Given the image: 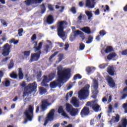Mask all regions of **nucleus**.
<instances>
[{
    "mask_svg": "<svg viewBox=\"0 0 127 127\" xmlns=\"http://www.w3.org/2000/svg\"><path fill=\"white\" fill-rule=\"evenodd\" d=\"M58 80L51 82L50 86L52 89L56 88L60 83H63L64 80H69L71 78V68H67L63 69L62 66H60L57 67Z\"/></svg>",
    "mask_w": 127,
    "mask_h": 127,
    "instance_id": "f257e3e1",
    "label": "nucleus"
},
{
    "mask_svg": "<svg viewBox=\"0 0 127 127\" xmlns=\"http://www.w3.org/2000/svg\"><path fill=\"white\" fill-rule=\"evenodd\" d=\"M35 44L34 46V49H36V51H38L37 53H32L31 54V58L29 60L30 63H32V62H36L39 60L40 59V55H41V51L40 49L42 48V42H40L37 47V42H35Z\"/></svg>",
    "mask_w": 127,
    "mask_h": 127,
    "instance_id": "f03ea898",
    "label": "nucleus"
},
{
    "mask_svg": "<svg viewBox=\"0 0 127 127\" xmlns=\"http://www.w3.org/2000/svg\"><path fill=\"white\" fill-rule=\"evenodd\" d=\"M66 25H68V22L65 20L59 21L56 24L58 35L61 37V38L65 37V31H64V29Z\"/></svg>",
    "mask_w": 127,
    "mask_h": 127,
    "instance_id": "7ed1b4c3",
    "label": "nucleus"
},
{
    "mask_svg": "<svg viewBox=\"0 0 127 127\" xmlns=\"http://www.w3.org/2000/svg\"><path fill=\"white\" fill-rule=\"evenodd\" d=\"M37 88V84L36 82L28 84L24 89V92H23V98L26 97V96H29V94H31L33 92H36Z\"/></svg>",
    "mask_w": 127,
    "mask_h": 127,
    "instance_id": "20e7f679",
    "label": "nucleus"
},
{
    "mask_svg": "<svg viewBox=\"0 0 127 127\" xmlns=\"http://www.w3.org/2000/svg\"><path fill=\"white\" fill-rule=\"evenodd\" d=\"M37 88V84L36 82L28 84L24 89V92H23V98L26 97V96H29V94H31L33 92H36Z\"/></svg>",
    "mask_w": 127,
    "mask_h": 127,
    "instance_id": "39448f33",
    "label": "nucleus"
},
{
    "mask_svg": "<svg viewBox=\"0 0 127 127\" xmlns=\"http://www.w3.org/2000/svg\"><path fill=\"white\" fill-rule=\"evenodd\" d=\"M33 111H34V108L31 105H29L28 109H26L24 112V115L26 117V119H24L23 124H27V122H31L32 119H33Z\"/></svg>",
    "mask_w": 127,
    "mask_h": 127,
    "instance_id": "423d86ee",
    "label": "nucleus"
},
{
    "mask_svg": "<svg viewBox=\"0 0 127 127\" xmlns=\"http://www.w3.org/2000/svg\"><path fill=\"white\" fill-rule=\"evenodd\" d=\"M89 89H90V84H86L83 89L79 91L78 97L80 100H86L89 97L90 93Z\"/></svg>",
    "mask_w": 127,
    "mask_h": 127,
    "instance_id": "0eeeda50",
    "label": "nucleus"
},
{
    "mask_svg": "<svg viewBox=\"0 0 127 127\" xmlns=\"http://www.w3.org/2000/svg\"><path fill=\"white\" fill-rule=\"evenodd\" d=\"M65 109L66 112L69 113L71 117H76L79 114V112H80L79 109L74 108L71 105L68 103L66 104Z\"/></svg>",
    "mask_w": 127,
    "mask_h": 127,
    "instance_id": "6e6552de",
    "label": "nucleus"
},
{
    "mask_svg": "<svg viewBox=\"0 0 127 127\" xmlns=\"http://www.w3.org/2000/svg\"><path fill=\"white\" fill-rule=\"evenodd\" d=\"M55 115V110L54 109H51L50 112L47 114L45 118V122L44 124V127H46L49 122L54 121V116Z\"/></svg>",
    "mask_w": 127,
    "mask_h": 127,
    "instance_id": "1a4fd4ad",
    "label": "nucleus"
},
{
    "mask_svg": "<svg viewBox=\"0 0 127 127\" xmlns=\"http://www.w3.org/2000/svg\"><path fill=\"white\" fill-rule=\"evenodd\" d=\"M93 88V90L92 91V94H93L92 97L93 99H97V95L99 94V81L96 79H93V85L92 86Z\"/></svg>",
    "mask_w": 127,
    "mask_h": 127,
    "instance_id": "9d476101",
    "label": "nucleus"
},
{
    "mask_svg": "<svg viewBox=\"0 0 127 127\" xmlns=\"http://www.w3.org/2000/svg\"><path fill=\"white\" fill-rule=\"evenodd\" d=\"M86 106L90 107L96 113H98L100 110V108H101V106L98 103H96V101L87 102Z\"/></svg>",
    "mask_w": 127,
    "mask_h": 127,
    "instance_id": "9b49d317",
    "label": "nucleus"
},
{
    "mask_svg": "<svg viewBox=\"0 0 127 127\" xmlns=\"http://www.w3.org/2000/svg\"><path fill=\"white\" fill-rule=\"evenodd\" d=\"M11 48V47L8 43H6L4 45L2 53V55H3L4 57L8 56V55H9V53H10Z\"/></svg>",
    "mask_w": 127,
    "mask_h": 127,
    "instance_id": "f8f14e48",
    "label": "nucleus"
},
{
    "mask_svg": "<svg viewBox=\"0 0 127 127\" xmlns=\"http://www.w3.org/2000/svg\"><path fill=\"white\" fill-rule=\"evenodd\" d=\"M52 103L48 102V100H45L42 101V104L41 105V108L43 112L47 110V108H48L49 106H51Z\"/></svg>",
    "mask_w": 127,
    "mask_h": 127,
    "instance_id": "ddd939ff",
    "label": "nucleus"
},
{
    "mask_svg": "<svg viewBox=\"0 0 127 127\" xmlns=\"http://www.w3.org/2000/svg\"><path fill=\"white\" fill-rule=\"evenodd\" d=\"M106 81L108 83V85L110 88H115L116 87V83H115V81L112 77L110 76H107Z\"/></svg>",
    "mask_w": 127,
    "mask_h": 127,
    "instance_id": "4468645a",
    "label": "nucleus"
},
{
    "mask_svg": "<svg viewBox=\"0 0 127 127\" xmlns=\"http://www.w3.org/2000/svg\"><path fill=\"white\" fill-rule=\"evenodd\" d=\"M96 5V2L92 0H86L85 1V6L88 8H94Z\"/></svg>",
    "mask_w": 127,
    "mask_h": 127,
    "instance_id": "2eb2a0df",
    "label": "nucleus"
},
{
    "mask_svg": "<svg viewBox=\"0 0 127 127\" xmlns=\"http://www.w3.org/2000/svg\"><path fill=\"white\" fill-rule=\"evenodd\" d=\"M89 114L90 109L87 107H84L80 112L81 116H89Z\"/></svg>",
    "mask_w": 127,
    "mask_h": 127,
    "instance_id": "dca6fc26",
    "label": "nucleus"
},
{
    "mask_svg": "<svg viewBox=\"0 0 127 127\" xmlns=\"http://www.w3.org/2000/svg\"><path fill=\"white\" fill-rule=\"evenodd\" d=\"M119 122H120V115L119 114H117L116 117L112 116L110 123L111 125H113V124H117V123H119Z\"/></svg>",
    "mask_w": 127,
    "mask_h": 127,
    "instance_id": "f3484780",
    "label": "nucleus"
},
{
    "mask_svg": "<svg viewBox=\"0 0 127 127\" xmlns=\"http://www.w3.org/2000/svg\"><path fill=\"white\" fill-rule=\"evenodd\" d=\"M71 103L74 106L75 108H79L80 107V103L79 102V100H78L76 97H73L71 99Z\"/></svg>",
    "mask_w": 127,
    "mask_h": 127,
    "instance_id": "a211bd4d",
    "label": "nucleus"
},
{
    "mask_svg": "<svg viewBox=\"0 0 127 127\" xmlns=\"http://www.w3.org/2000/svg\"><path fill=\"white\" fill-rule=\"evenodd\" d=\"M50 79L49 78L48 76L47 75H44V78L41 82L42 86L46 87L47 86V83L50 82Z\"/></svg>",
    "mask_w": 127,
    "mask_h": 127,
    "instance_id": "6ab92c4d",
    "label": "nucleus"
},
{
    "mask_svg": "<svg viewBox=\"0 0 127 127\" xmlns=\"http://www.w3.org/2000/svg\"><path fill=\"white\" fill-rule=\"evenodd\" d=\"M127 119L124 118L119 122L118 127H127Z\"/></svg>",
    "mask_w": 127,
    "mask_h": 127,
    "instance_id": "aec40b11",
    "label": "nucleus"
},
{
    "mask_svg": "<svg viewBox=\"0 0 127 127\" xmlns=\"http://www.w3.org/2000/svg\"><path fill=\"white\" fill-rule=\"evenodd\" d=\"M107 71L110 76H114V75H115V69L114 68V66H109L107 68Z\"/></svg>",
    "mask_w": 127,
    "mask_h": 127,
    "instance_id": "412c9836",
    "label": "nucleus"
},
{
    "mask_svg": "<svg viewBox=\"0 0 127 127\" xmlns=\"http://www.w3.org/2000/svg\"><path fill=\"white\" fill-rule=\"evenodd\" d=\"M47 23L48 24H53L54 23V18L52 15H49L47 17L46 20Z\"/></svg>",
    "mask_w": 127,
    "mask_h": 127,
    "instance_id": "4be33fe9",
    "label": "nucleus"
},
{
    "mask_svg": "<svg viewBox=\"0 0 127 127\" xmlns=\"http://www.w3.org/2000/svg\"><path fill=\"white\" fill-rule=\"evenodd\" d=\"M80 30L84 32V33H87V34H91V29L89 27H84L80 29Z\"/></svg>",
    "mask_w": 127,
    "mask_h": 127,
    "instance_id": "5701e85b",
    "label": "nucleus"
},
{
    "mask_svg": "<svg viewBox=\"0 0 127 127\" xmlns=\"http://www.w3.org/2000/svg\"><path fill=\"white\" fill-rule=\"evenodd\" d=\"M18 76L19 77V80H22V79H23V77H24V75L22 72V68H21V67H19L18 68Z\"/></svg>",
    "mask_w": 127,
    "mask_h": 127,
    "instance_id": "b1692460",
    "label": "nucleus"
},
{
    "mask_svg": "<svg viewBox=\"0 0 127 127\" xmlns=\"http://www.w3.org/2000/svg\"><path fill=\"white\" fill-rule=\"evenodd\" d=\"M105 53H111L114 51V48L111 46H108L106 47V49L104 50Z\"/></svg>",
    "mask_w": 127,
    "mask_h": 127,
    "instance_id": "393cba45",
    "label": "nucleus"
},
{
    "mask_svg": "<svg viewBox=\"0 0 127 127\" xmlns=\"http://www.w3.org/2000/svg\"><path fill=\"white\" fill-rule=\"evenodd\" d=\"M85 14H86L87 16L88 17V20H91V18L93 17V13L92 11L89 10H86L85 11Z\"/></svg>",
    "mask_w": 127,
    "mask_h": 127,
    "instance_id": "a878e982",
    "label": "nucleus"
},
{
    "mask_svg": "<svg viewBox=\"0 0 127 127\" xmlns=\"http://www.w3.org/2000/svg\"><path fill=\"white\" fill-rule=\"evenodd\" d=\"M117 56V54L115 52L111 53L107 56L108 60H112V58H115Z\"/></svg>",
    "mask_w": 127,
    "mask_h": 127,
    "instance_id": "bb28decb",
    "label": "nucleus"
},
{
    "mask_svg": "<svg viewBox=\"0 0 127 127\" xmlns=\"http://www.w3.org/2000/svg\"><path fill=\"white\" fill-rule=\"evenodd\" d=\"M39 89L40 94H41V95H43L44 94H46V93L47 92V90H46V88H44V87H40Z\"/></svg>",
    "mask_w": 127,
    "mask_h": 127,
    "instance_id": "cd10ccee",
    "label": "nucleus"
},
{
    "mask_svg": "<svg viewBox=\"0 0 127 127\" xmlns=\"http://www.w3.org/2000/svg\"><path fill=\"white\" fill-rule=\"evenodd\" d=\"M24 3L28 6L31 5V4H33L35 3L34 0H26L24 1Z\"/></svg>",
    "mask_w": 127,
    "mask_h": 127,
    "instance_id": "c85d7f7f",
    "label": "nucleus"
},
{
    "mask_svg": "<svg viewBox=\"0 0 127 127\" xmlns=\"http://www.w3.org/2000/svg\"><path fill=\"white\" fill-rule=\"evenodd\" d=\"M86 71L88 74H91L93 71H95V67L88 66L86 67Z\"/></svg>",
    "mask_w": 127,
    "mask_h": 127,
    "instance_id": "c756f323",
    "label": "nucleus"
},
{
    "mask_svg": "<svg viewBox=\"0 0 127 127\" xmlns=\"http://www.w3.org/2000/svg\"><path fill=\"white\" fill-rule=\"evenodd\" d=\"M46 3H43L40 5V7L41 9V13H44L45 11H46V7H45Z\"/></svg>",
    "mask_w": 127,
    "mask_h": 127,
    "instance_id": "7c9ffc66",
    "label": "nucleus"
},
{
    "mask_svg": "<svg viewBox=\"0 0 127 127\" xmlns=\"http://www.w3.org/2000/svg\"><path fill=\"white\" fill-rule=\"evenodd\" d=\"M17 74L15 72L12 71L10 74V77L12 79H17Z\"/></svg>",
    "mask_w": 127,
    "mask_h": 127,
    "instance_id": "2f4dec72",
    "label": "nucleus"
},
{
    "mask_svg": "<svg viewBox=\"0 0 127 127\" xmlns=\"http://www.w3.org/2000/svg\"><path fill=\"white\" fill-rule=\"evenodd\" d=\"M101 8L103 9L104 12H106L107 11H109L110 10V7H109V5H106L105 6H104V5H102L101 6Z\"/></svg>",
    "mask_w": 127,
    "mask_h": 127,
    "instance_id": "473e14b6",
    "label": "nucleus"
},
{
    "mask_svg": "<svg viewBox=\"0 0 127 127\" xmlns=\"http://www.w3.org/2000/svg\"><path fill=\"white\" fill-rule=\"evenodd\" d=\"M14 66V63H13V60H11L9 64H8V69H12Z\"/></svg>",
    "mask_w": 127,
    "mask_h": 127,
    "instance_id": "72a5a7b5",
    "label": "nucleus"
},
{
    "mask_svg": "<svg viewBox=\"0 0 127 127\" xmlns=\"http://www.w3.org/2000/svg\"><path fill=\"white\" fill-rule=\"evenodd\" d=\"M83 34H84V33L80 30H77L76 31H74V37H76L77 35H83Z\"/></svg>",
    "mask_w": 127,
    "mask_h": 127,
    "instance_id": "f704fd0d",
    "label": "nucleus"
},
{
    "mask_svg": "<svg viewBox=\"0 0 127 127\" xmlns=\"http://www.w3.org/2000/svg\"><path fill=\"white\" fill-rule=\"evenodd\" d=\"M93 42V36L92 35L88 36V40L86 41L87 44H90Z\"/></svg>",
    "mask_w": 127,
    "mask_h": 127,
    "instance_id": "c9c22d12",
    "label": "nucleus"
},
{
    "mask_svg": "<svg viewBox=\"0 0 127 127\" xmlns=\"http://www.w3.org/2000/svg\"><path fill=\"white\" fill-rule=\"evenodd\" d=\"M49 48H50V47L49 46V45H46L44 47V51L46 52V54H47L48 52H49Z\"/></svg>",
    "mask_w": 127,
    "mask_h": 127,
    "instance_id": "e433bc0d",
    "label": "nucleus"
},
{
    "mask_svg": "<svg viewBox=\"0 0 127 127\" xmlns=\"http://www.w3.org/2000/svg\"><path fill=\"white\" fill-rule=\"evenodd\" d=\"M77 79H82V76L79 73H77L73 76V80L75 81Z\"/></svg>",
    "mask_w": 127,
    "mask_h": 127,
    "instance_id": "4c0bfd02",
    "label": "nucleus"
},
{
    "mask_svg": "<svg viewBox=\"0 0 127 127\" xmlns=\"http://www.w3.org/2000/svg\"><path fill=\"white\" fill-rule=\"evenodd\" d=\"M56 75L55 74V73H50L49 75H48V78L50 79V81H52L53 80L54 78H55V76Z\"/></svg>",
    "mask_w": 127,
    "mask_h": 127,
    "instance_id": "58836bf2",
    "label": "nucleus"
},
{
    "mask_svg": "<svg viewBox=\"0 0 127 127\" xmlns=\"http://www.w3.org/2000/svg\"><path fill=\"white\" fill-rule=\"evenodd\" d=\"M58 113L59 114H62L63 113H64V109H63V106H61L59 107L58 110Z\"/></svg>",
    "mask_w": 127,
    "mask_h": 127,
    "instance_id": "ea45409f",
    "label": "nucleus"
},
{
    "mask_svg": "<svg viewBox=\"0 0 127 127\" xmlns=\"http://www.w3.org/2000/svg\"><path fill=\"white\" fill-rule=\"evenodd\" d=\"M22 53L23 54H24V56H26V57H28L29 55H30V51H24Z\"/></svg>",
    "mask_w": 127,
    "mask_h": 127,
    "instance_id": "a19ab883",
    "label": "nucleus"
},
{
    "mask_svg": "<svg viewBox=\"0 0 127 127\" xmlns=\"http://www.w3.org/2000/svg\"><path fill=\"white\" fill-rule=\"evenodd\" d=\"M79 50H83V49H85V44L83 43H81L79 44Z\"/></svg>",
    "mask_w": 127,
    "mask_h": 127,
    "instance_id": "79ce46f5",
    "label": "nucleus"
},
{
    "mask_svg": "<svg viewBox=\"0 0 127 127\" xmlns=\"http://www.w3.org/2000/svg\"><path fill=\"white\" fill-rule=\"evenodd\" d=\"M107 66L108 64H103L99 65V68H100V69H105V68Z\"/></svg>",
    "mask_w": 127,
    "mask_h": 127,
    "instance_id": "37998d69",
    "label": "nucleus"
},
{
    "mask_svg": "<svg viewBox=\"0 0 127 127\" xmlns=\"http://www.w3.org/2000/svg\"><path fill=\"white\" fill-rule=\"evenodd\" d=\"M18 40H15V39H12L11 40V43H13L14 45H16L18 43Z\"/></svg>",
    "mask_w": 127,
    "mask_h": 127,
    "instance_id": "c03bdc74",
    "label": "nucleus"
},
{
    "mask_svg": "<svg viewBox=\"0 0 127 127\" xmlns=\"http://www.w3.org/2000/svg\"><path fill=\"white\" fill-rule=\"evenodd\" d=\"M100 35H101V36H104V35H106L107 34V32L104 31V30H102L99 32Z\"/></svg>",
    "mask_w": 127,
    "mask_h": 127,
    "instance_id": "a18cd8bd",
    "label": "nucleus"
},
{
    "mask_svg": "<svg viewBox=\"0 0 127 127\" xmlns=\"http://www.w3.org/2000/svg\"><path fill=\"white\" fill-rule=\"evenodd\" d=\"M22 32H23V29L20 28L18 30V34L19 36H22Z\"/></svg>",
    "mask_w": 127,
    "mask_h": 127,
    "instance_id": "49530a36",
    "label": "nucleus"
},
{
    "mask_svg": "<svg viewBox=\"0 0 127 127\" xmlns=\"http://www.w3.org/2000/svg\"><path fill=\"white\" fill-rule=\"evenodd\" d=\"M58 53H59V52H55L53 55L51 56V57H50V59H52L53 58H54V57H55V56H56V55H57Z\"/></svg>",
    "mask_w": 127,
    "mask_h": 127,
    "instance_id": "de8ad7c7",
    "label": "nucleus"
},
{
    "mask_svg": "<svg viewBox=\"0 0 127 127\" xmlns=\"http://www.w3.org/2000/svg\"><path fill=\"white\" fill-rule=\"evenodd\" d=\"M70 10L73 14H75L77 13V11L76 10V8L75 7H72L71 8Z\"/></svg>",
    "mask_w": 127,
    "mask_h": 127,
    "instance_id": "09e8293b",
    "label": "nucleus"
},
{
    "mask_svg": "<svg viewBox=\"0 0 127 127\" xmlns=\"http://www.w3.org/2000/svg\"><path fill=\"white\" fill-rule=\"evenodd\" d=\"M37 38V37H36V34H34L32 36L31 39L32 41H34V40H36Z\"/></svg>",
    "mask_w": 127,
    "mask_h": 127,
    "instance_id": "8fccbe9b",
    "label": "nucleus"
},
{
    "mask_svg": "<svg viewBox=\"0 0 127 127\" xmlns=\"http://www.w3.org/2000/svg\"><path fill=\"white\" fill-rule=\"evenodd\" d=\"M121 54H122V55H123L124 56H127V49L122 51Z\"/></svg>",
    "mask_w": 127,
    "mask_h": 127,
    "instance_id": "3c124183",
    "label": "nucleus"
},
{
    "mask_svg": "<svg viewBox=\"0 0 127 127\" xmlns=\"http://www.w3.org/2000/svg\"><path fill=\"white\" fill-rule=\"evenodd\" d=\"M10 86V81L9 80H6L5 82V86L8 87Z\"/></svg>",
    "mask_w": 127,
    "mask_h": 127,
    "instance_id": "603ef678",
    "label": "nucleus"
},
{
    "mask_svg": "<svg viewBox=\"0 0 127 127\" xmlns=\"http://www.w3.org/2000/svg\"><path fill=\"white\" fill-rule=\"evenodd\" d=\"M41 76H42V73H41V71H39L37 75V79H38V80H39V79L41 78Z\"/></svg>",
    "mask_w": 127,
    "mask_h": 127,
    "instance_id": "864d4df0",
    "label": "nucleus"
},
{
    "mask_svg": "<svg viewBox=\"0 0 127 127\" xmlns=\"http://www.w3.org/2000/svg\"><path fill=\"white\" fill-rule=\"evenodd\" d=\"M1 23H2V24H3V25H4V26H7V23L6 22L5 20L2 19L1 20Z\"/></svg>",
    "mask_w": 127,
    "mask_h": 127,
    "instance_id": "5fc2aeb1",
    "label": "nucleus"
},
{
    "mask_svg": "<svg viewBox=\"0 0 127 127\" xmlns=\"http://www.w3.org/2000/svg\"><path fill=\"white\" fill-rule=\"evenodd\" d=\"M48 7L49 9L51 11H53V10H54V9L53 8V6H52V5L51 4H49L48 6Z\"/></svg>",
    "mask_w": 127,
    "mask_h": 127,
    "instance_id": "6e6d98bb",
    "label": "nucleus"
},
{
    "mask_svg": "<svg viewBox=\"0 0 127 127\" xmlns=\"http://www.w3.org/2000/svg\"><path fill=\"white\" fill-rule=\"evenodd\" d=\"M127 97V93L123 94L121 97V100H125V99H126Z\"/></svg>",
    "mask_w": 127,
    "mask_h": 127,
    "instance_id": "4d7b16f0",
    "label": "nucleus"
},
{
    "mask_svg": "<svg viewBox=\"0 0 127 127\" xmlns=\"http://www.w3.org/2000/svg\"><path fill=\"white\" fill-rule=\"evenodd\" d=\"M9 59H10V57H9L4 58L2 59V62H6V61H8Z\"/></svg>",
    "mask_w": 127,
    "mask_h": 127,
    "instance_id": "13d9d810",
    "label": "nucleus"
},
{
    "mask_svg": "<svg viewBox=\"0 0 127 127\" xmlns=\"http://www.w3.org/2000/svg\"><path fill=\"white\" fill-rule=\"evenodd\" d=\"M35 3H41L43 0H34Z\"/></svg>",
    "mask_w": 127,
    "mask_h": 127,
    "instance_id": "bf43d9fd",
    "label": "nucleus"
},
{
    "mask_svg": "<svg viewBox=\"0 0 127 127\" xmlns=\"http://www.w3.org/2000/svg\"><path fill=\"white\" fill-rule=\"evenodd\" d=\"M62 116H63V117H64V118H68V115H67V113H66L65 111H64V112L62 113Z\"/></svg>",
    "mask_w": 127,
    "mask_h": 127,
    "instance_id": "052dcab7",
    "label": "nucleus"
},
{
    "mask_svg": "<svg viewBox=\"0 0 127 127\" xmlns=\"http://www.w3.org/2000/svg\"><path fill=\"white\" fill-rule=\"evenodd\" d=\"M108 109L109 110V112H108V113L112 112V111H113V106H112V105H109Z\"/></svg>",
    "mask_w": 127,
    "mask_h": 127,
    "instance_id": "680f3d73",
    "label": "nucleus"
},
{
    "mask_svg": "<svg viewBox=\"0 0 127 127\" xmlns=\"http://www.w3.org/2000/svg\"><path fill=\"white\" fill-rule=\"evenodd\" d=\"M94 13L96 15H99L100 14V10L99 9H96Z\"/></svg>",
    "mask_w": 127,
    "mask_h": 127,
    "instance_id": "e2e57ef3",
    "label": "nucleus"
},
{
    "mask_svg": "<svg viewBox=\"0 0 127 127\" xmlns=\"http://www.w3.org/2000/svg\"><path fill=\"white\" fill-rule=\"evenodd\" d=\"M95 125V120L91 119L90 120V126H94Z\"/></svg>",
    "mask_w": 127,
    "mask_h": 127,
    "instance_id": "0e129e2a",
    "label": "nucleus"
},
{
    "mask_svg": "<svg viewBox=\"0 0 127 127\" xmlns=\"http://www.w3.org/2000/svg\"><path fill=\"white\" fill-rule=\"evenodd\" d=\"M64 46L65 47L64 48V50H65V51H67V50H68V48H69V44H65Z\"/></svg>",
    "mask_w": 127,
    "mask_h": 127,
    "instance_id": "69168bd1",
    "label": "nucleus"
},
{
    "mask_svg": "<svg viewBox=\"0 0 127 127\" xmlns=\"http://www.w3.org/2000/svg\"><path fill=\"white\" fill-rule=\"evenodd\" d=\"M82 17H83V14L80 13V15L77 17L78 20H82Z\"/></svg>",
    "mask_w": 127,
    "mask_h": 127,
    "instance_id": "338daca9",
    "label": "nucleus"
},
{
    "mask_svg": "<svg viewBox=\"0 0 127 127\" xmlns=\"http://www.w3.org/2000/svg\"><path fill=\"white\" fill-rule=\"evenodd\" d=\"M123 10L125 12H127V4H126L123 8Z\"/></svg>",
    "mask_w": 127,
    "mask_h": 127,
    "instance_id": "774afa93",
    "label": "nucleus"
}]
</instances>
